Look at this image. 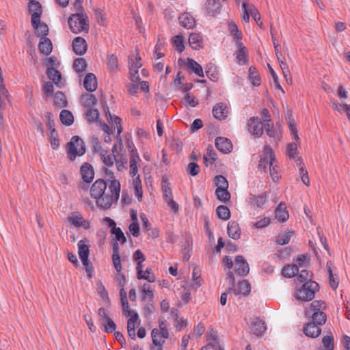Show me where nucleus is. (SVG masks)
<instances>
[{
	"mask_svg": "<svg viewBox=\"0 0 350 350\" xmlns=\"http://www.w3.org/2000/svg\"><path fill=\"white\" fill-rule=\"evenodd\" d=\"M249 79L254 86H259L260 85L261 79L254 66H250L249 68Z\"/></svg>",
	"mask_w": 350,
	"mask_h": 350,
	"instance_id": "nucleus-35",
	"label": "nucleus"
},
{
	"mask_svg": "<svg viewBox=\"0 0 350 350\" xmlns=\"http://www.w3.org/2000/svg\"><path fill=\"white\" fill-rule=\"evenodd\" d=\"M205 72L210 80L216 81L218 79V73L216 71V67L214 64L210 63L207 64L205 68Z\"/></svg>",
	"mask_w": 350,
	"mask_h": 350,
	"instance_id": "nucleus-40",
	"label": "nucleus"
},
{
	"mask_svg": "<svg viewBox=\"0 0 350 350\" xmlns=\"http://www.w3.org/2000/svg\"><path fill=\"white\" fill-rule=\"evenodd\" d=\"M59 118L62 123L66 126H70L74 122V116L72 113L66 109H63L61 111Z\"/></svg>",
	"mask_w": 350,
	"mask_h": 350,
	"instance_id": "nucleus-36",
	"label": "nucleus"
},
{
	"mask_svg": "<svg viewBox=\"0 0 350 350\" xmlns=\"http://www.w3.org/2000/svg\"><path fill=\"white\" fill-rule=\"evenodd\" d=\"M293 234V230L288 231L286 234H279L278 239H276L277 244L280 245L288 244Z\"/></svg>",
	"mask_w": 350,
	"mask_h": 350,
	"instance_id": "nucleus-47",
	"label": "nucleus"
},
{
	"mask_svg": "<svg viewBox=\"0 0 350 350\" xmlns=\"http://www.w3.org/2000/svg\"><path fill=\"white\" fill-rule=\"evenodd\" d=\"M322 342L326 350H334V339L332 334L325 336L322 339Z\"/></svg>",
	"mask_w": 350,
	"mask_h": 350,
	"instance_id": "nucleus-55",
	"label": "nucleus"
},
{
	"mask_svg": "<svg viewBox=\"0 0 350 350\" xmlns=\"http://www.w3.org/2000/svg\"><path fill=\"white\" fill-rule=\"evenodd\" d=\"M68 219V221L71 222L75 227H81L85 230L90 228L89 221L85 220L79 213L75 212L72 213Z\"/></svg>",
	"mask_w": 350,
	"mask_h": 350,
	"instance_id": "nucleus-16",
	"label": "nucleus"
},
{
	"mask_svg": "<svg viewBox=\"0 0 350 350\" xmlns=\"http://www.w3.org/2000/svg\"><path fill=\"white\" fill-rule=\"evenodd\" d=\"M268 68H269V72L273 78V81L275 85V88L280 90L284 93V90H283V88H282V86L280 85V84L279 83V79H278L277 74L275 73V72L272 68V67L271 66L270 64H268Z\"/></svg>",
	"mask_w": 350,
	"mask_h": 350,
	"instance_id": "nucleus-62",
	"label": "nucleus"
},
{
	"mask_svg": "<svg viewBox=\"0 0 350 350\" xmlns=\"http://www.w3.org/2000/svg\"><path fill=\"white\" fill-rule=\"evenodd\" d=\"M46 75L57 87L62 88L64 85L62 81V74L55 68L47 67Z\"/></svg>",
	"mask_w": 350,
	"mask_h": 350,
	"instance_id": "nucleus-23",
	"label": "nucleus"
},
{
	"mask_svg": "<svg viewBox=\"0 0 350 350\" xmlns=\"http://www.w3.org/2000/svg\"><path fill=\"white\" fill-rule=\"evenodd\" d=\"M111 234L114 235V238L113 239L114 242L120 241L121 243L126 242V237L120 228L116 227L114 229H111Z\"/></svg>",
	"mask_w": 350,
	"mask_h": 350,
	"instance_id": "nucleus-51",
	"label": "nucleus"
},
{
	"mask_svg": "<svg viewBox=\"0 0 350 350\" xmlns=\"http://www.w3.org/2000/svg\"><path fill=\"white\" fill-rule=\"evenodd\" d=\"M107 183L103 179L96 180L92 185L90 189V196L92 198L96 199L98 201L101 198H105V192L107 189Z\"/></svg>",
	"mask_w": 350,
	"mask_h": 350,
	"instance_id": "nucleus-9",
	"label": "nucleus"
},
{
	"mask_svg": "<svg viewBox=\"0 0 350 350\" xmlns=\"http://www.w3.org/2000/svg\"><path fill=\"white\" fill-rule=\"evenodd\" d=\"M312 276V273L304 269L301 270L300 273L297 275V279L300 282L305 283L306 282L308 281L309 279Z\"/></svg>",
	"mask_w": 350,
	"mask_h": 350,
	"instance_id": "nucleus-61",
	"label": "nucleus"
},
{
	"mask_svg": "<svg viewBox=\"0 0 350 350\" xmlns=\"http://www.w3.org/2000/svg\"><path fill=\"white\" fill-rule=\"evenodd\" d=\"M303 332L306 336L315 338L321 334V329L317 324L309 322L304 327Z\"/></svg>",
	"mask_w": 350,
	"mask_h": 350,
	"instance_id": "nucleus-19",
	"label": "nucleus"
},
{
	"mask_svg": "<svg viewBox=\"0 0 350 350\" xmlns=\"http://www.w3.org/2000/svg\"><path fill=\"white\" fill-rule=\"evenodd\" d=\"M107 66L111 72H116L118 69V57L114 54L108 55Z\"/></svg>",
	"mask_w": 350,
	"mask_h": 350,
	"instance_id": "nucleus-49",
	"label": "nucleus"
},
{
	"mask_svg": "<svg viewBox=\"0 0 350 350\" xmlns=\"http://www.w3.org/2000/svg\"><path fill=\"white\" fill-rule=\"evenodd\" d=\"M213 115L215 119L224 120L228 116L227 106L223 103H217L213 108Z\"/></svg>",
	"mask_w": 350,
	"mask_h": 350,
	"instance_id": "nucleus-20",
	"label": "nucleus"
},
{
	"mask_svg": "<svg viewBox=\"0 0 350 350\" xmlns=\"http://www.w3.org/2000/svg\"><path fill=\"white\" fill-rule=\"evenodd\" d=\"M271 119L264 120V129L268 136L270 137H275L277 131L274 129L273 124H271Z\"/></svg>",
	"mask_w": 350,
	"mask_h": 350,
	"instance_id": "nucleus-52",
	"label": "nucleus"
},
{
	"mask_svg": "<svg viewBox=\"0 0 350 350\" xmlns=\"http://www.w3.org/2000/svg\"><path fill=\"white\" fill-rule=\"evenodd\" d=\"M42 91L46 97L51 96L53 94L54 88L52 82L48 81L43 84Z\"/></svg>",
	"mask_w": 350,
	"mask_h": 350,
	"instance_id": "nucleus-60",
	"label": "nucleus"
},
{
	"mask_svg": "<svg viewBox=\"0 0 350 350\" xmlns=\"http://www.w3.org/2000/svg\"><path fill=\"white\" fill-rule=\"evenodd\" d=\"M109 190L110 194L107 193L105 198L96 201V204L101 208L108 209L111 206L113 202L118 201L120 192V182L116 179L111 180L109 185Z\"/></svg>",
	"mask_w": 350,
	"mask_h": 350,
	"instance_id": "nucleus-1",
	"label": "nucleus"
},
{
	"mask_svg": "<svg viewBox=\"0 0 350 350\" xmlns=\"http://www.w3.org/2000/svg\"><path fill=\"white\" fill-rule=\"evenodd\" d=\"M186 68L190 73L193 72L200 77H204V76L202 66L191 58L187 59Z\"/></svg>",
	"mask_w": 350,
	"mask_h": 350,
	"instance_id": "nucleus-24",
	"label": "nucleus"
},
{
	"mask_svg": "<svg viewBox=\"0 0 350 350\" xmlns=\"http://www.w3.org/2000/svg\"><path fill=\"white\" fill-rule=\"evenodd\" d=\"M105 104L106 107H104V111L105 113L106 118L108 120V121L111 122L112 123L115 124L117 126V135L116 136V139L117 140V142H118L119 146H122V141L120 137V134L123 131V128L121 125L122 119L117 116L111 115L106 103Z\"/></svg>",
	"mask_w": 350,
	"mask_h": 350,
	"instance_id": "nucleus-10",
	"label": "nucleus"
},
{
	"mask_svg": "<svg viewBox=\"0 0 350 350\" xmlns=\"http://www.w3.org/2000/svg\"><path fill=\"white\" fill-rule=\"evenodd\" d=\"M275 217L279 221H285L288 219L289 215L284 203L280 202L275 211Z\"/></svg>",
	"mask_w": 350,
	"mask_h": 350,
	"instance_id": "nucleus-30",
	"label": "nucleus"
},
{
	"mask_svg": "<svg viewBox=\"0 0 350 350\" xmlns=\"http://www.w3.org/2000/svg\"><path fill=\"white\" fill-rule=\"evenodd\" d=\"M79 247V256L83 264L86 262L87 259H88L89 256V246L83 243V241L81 240L78 243Z\"/></svg>",
	"mask_w": 350,
	"mask_h": 350,
	"instance_id": "nucleus-34",
	"label": "nucleus"
},
{
	"mask_svg": "<svg viewBox=\"0 0 350 350\" xmlns=\"http://www.w3.org/2000/svg\"><path fill=\"white\" fill-rule=\"evenodd\" d=\"M235 262L238 265L236 271L239 275L246 276L250 271V267L244 257L241 255H238L235 257Z\"/></svg>",
	"mask_w": 350,
	"mask_h": 350,
	"instance_id": "nucleus-18",
	"label": "nucleus"
},
{
	"mask_svg": "<svg viewBox=\"0 0 350 350\" xmlns=\"http://www.w3.org/2000/svg\"><path fill=\"white\" fill-rule=\"evenodd\" d=\"M38 49L40 53L44 55H49L53 49V45L51 40L48 38H42L38 44Z\"/></svg>",
	"mask_w": 350,
	"mask_h": 350,
	"instance_id": "nucleus-29",
	"label": "nucleus"
},
{
	"mask_svg": "<svg viewBox=\"0 0 350 350\" xmlns=\"http://www.w3.org/2000/svg\"><path fill=\"white\" fill-rule=\"evenodd\" d=\"M277 58L280 62V66L281 68V70L282 71L283 75L285 78L287 77L288 75L289 74V70L287 64L284 62V57H282V54L281 52L278 51L275 52Z\"/></svg>",
	"mask_w": 350,
	"mask_h": 350,
	"instance_id": "nucleus-54",
	"label": "nucleus"
},
{
	"mask_svg": "<svg viewBox=\"0 0 350 350\" xmlns=\"http://www.w3.org/2000/svg\"><path fill=\"white\" fill-rule=\"evenodd\" d=\"M250 330L253 334L258 336L265 332L267 326L263 321L257 317L251 323Z\"/></svg>",
	"mask_w": 350,
	"mask_h": 350,
	"instance_id": "nucleus-17",
	"label": "nucleus"
},
{
	"mask_svg": "<svg viewBox=\"0 0 350 350\" xmlns=\"http://www.w3.org/2000/svg\"><path fill=\"white\" fill-rule=\"evenodd\" d=\"M319 291V284L311 278L302 284L295 292V297L299 301H308L313 299L316 292Z\"/></svg>",
	"mask_w": 350,
	"mask_h": 350,
	"instance_id": "nucleus-2",
	"label": "nucleus"
},
{
	"mask_svg": "<svg viewBox=\"0 0 350 350\" xmlns=\"http://www.w3.org/2000/svg\"><path fill=\"white\" fill-rule=\"evenodd\" d=\"M81 102L84 107L88 109L96 105L98 100L92 94H83L81 95Z\"/></svg>",
	"mask_w": 350,
	"mask_h": 350,
	"instance_id": "nucleus-31",
	"label": "nucleus"
},
{
	"mask_svg": "<svg viewBox=\"0 0 350 350\" xmlns=\"http://www.w3.org/2000/svg\"><path fill=\"white\" fill-rule=\"evenodd\" d=\"M267 194L265 192L260 193L258 195H249V202L251 204L258 208H262L267 201Z\"/></svg>",
	"mask_w": 350,
	"mask_h": 350,
	"instance_id": "nucleus-25",
	"label": "nucleus"
},
{
	"mask_svg": "<svg viewBox=\"0 0 350 350\" xmlns=\"http://www.w3.org/2000/svg\"><path fill=\"white\" fill-rule=\"evenodd\" d=\"M88 64L83 58H77L73 62V68L78 73L84 72Z\"/></svg>",
	"mask_w": 350,
	"mask_h": 350,
	"instance_id": "nucleus-44",
	"label": "nucleus"
},
{
	"mask_svg": "<svg viewBox=\"0 0 350 350\" xmlns=\"http://www.w3.org/2000/svg\"><path fill=\"white\" fill-rule=\"evenodd\" d=\"M251 291L250 284L247 280H242L239 281L238 283V287L236 288L234 287V290L231 291V293H234L236 295H247Z\"/></svg>",
	"mask_w": 350,
	"mask_h": 350,
	"instance_id": "nucleus-28",
	"label": "nucleus"
},
{
	"mask_svg": "<svg viewBox=\"0 0 350 350\" xmlns=\"http://www.w3.org/2000/svg\"><path fill=\"white\" fill-rule=\"evenodd\" d=\"M308 262V256L306 254H300L294 260V263L293 265H296L297 269H299V267H304Z\"/></svg>",
	"mask_w": 350,
	"mask_h": 350,
	"instance_id": "nucleus-59",
	"label": "nucleus"
},
{
	"mask_svg": "<svg viewBox=\"0 0 350 350\" xmlns=\"http://www.w3.org/2000/svg\"><path fill=\"white\" fill-rule=\"evenodd\" d=\"M29 10L30 12H32V14L37 13L40 16V18L41 17L42 6L38 1L35 0H29Z\"/></svg>",
	"mask_w": 350,
	"mask_h": 350,
	"instance_id": "nucleus-53",
	"label": "nucleus"
},
{
	"mask_svg": "<svg viewBox=\"0 0 350 350\" xmlns=\"http://www.w3.org/2000/svg\"><path fill=\"white\" fill-rule=\"evenodd\" d=\"M31 25L36 29L35 33L40 39L47 38L49 33V27L44 23H41L40 16L36 14H31Z\"/></svg>",
	"mask_w": 350,
	"mask_h": 350,
	"instance_id": "nucleus-7",
	"label": "nucleus"
},
{
	"mask_svg": "<svg viewBox=\"0 0 350 350\" xmlns=\"http://www.w3.org/2000/svg\"><path fill=\"white\" fill-rule=\"evenodd\" d=\"M143 262L138 261L136 265L137 270V278L138 280H146L148 282H154L156 280L155 276H143L142 275V269H143Z\"/></svg>",
	"mask_w": 350,
	"mask_h": 350,
	"instance_id": "nucleus-43",
	"label": "nucleus"
},
{
	"mask_svg": "<svg viewBox=\"0 0 350 350\" xmlns=\"http://www.w3.org/2000/svg\"><path fill=\"white\" fill-rule=\"evenodd\" d=\"M97 79L94 74L88 73L83 81V86L89 92H94L97 88Z\"/></svg>",
	"mask_w": 350,
	"mask_h": 350,
	"instance_id": "nucleus-22",
	"label": "nucleus"
},
{
	"mask_svg": "<svg viewBox=\"0 0 350 350\" xmlns=\"http://www.w3.org/2000/svg\"><path fill=\"white\" fill-rule=\"evenodd\" d=\"M80 174L84 182H92L94 177V170L90 163H83L80 167Z\"/></svg>",
	"mask_w": 350,
	"mask_h": 350,
	"instance_id": "nucleus-13",
	"label": "nucleus"
},
{
	"mask_svg": "<svg viewBox=\"0 0 350 350\" xmlns=\"http://www.w3.org/2000/svg\"><path fill=\"white\" fill-rule=\"evenodd\" d=\"M72 50L78 55H83L88 49V44L82 37H77L72 41Z\"/></svg>",
	"mask_w": 350,
	"mask_h": 350,
	"instance_id": "nucleus-14",
	"label": "nucleus"
},
{
	"mask_svg": "<svg viewBox=\"0 0 350 350\" xmlns=\"http://www.w3.org/2000/svg\"><path fill=\"white\" fill-rule=\"evenodd\" d=\"M142 59L140 56L137 54L135 55L129 56V68L139 69L142 66V64L141 62Z\"/></svg>",
	"mask_w": 350,
	"mask_h": 350,
	"instance_id": "nucleus-50",
	"label": "nucleus"
},
{
	"mask_svg": "<svg viewBox=\"0 0 350 350\" xmlns=\"http://www.w3.org/2000/svg\"><path fill=\"white\" fill-rule=\"evenodd\" d=\"M247 130L249 133L255 137H260L264 131V123L258 117H251L247 122Z\"/></svg>",
	"mask_w": 350,
	"mask_h": 350,
	"instance_id": "nucleus-8",
	"label": "nucleus"
},
{
	"mask_svg": "<svg viewBox=\"0 0 350 350\" xmlns=\"http://www.w3.org/2000/svg\"><path fill=\"white\" fill-rule=\"evenodd\" d=\"M237 47L236 51L237 63L239 65H244L247 62V51L241 41L235 42Z\"/></svg>",
	"mask_w": 350,
	"mask_h": 350,
	"instance_id": "nucleus-12",
	"label": "nucleus"
},
{
	"mask_svg": "<svg viewBox=\"0 0 350 350\" xmlns=\"http://www.w3.org/2000/svg\"><path fill=\"white\" fill-rule=\"evenodd\" d=\"M217 159V154L213 149L211 146L207 148V153L204 155L203 160L204 163L206 166L210 164H213Z\"/></svg>",
	"mask_w": 350,
	"mask_h": 350,
	"instance_id": "nucleus-38",
	"label": "nucleus"
},
{
	"mask_svg": "<svg viewBox=\"0 0 350 350\" xmlns=\"http://www.w3.org/2000/svg\"><path fill=\"white\" fill-rule=\"evenodd\" d=\"M54 103L59 108L66 107L67 100L65 94L60 91L57 92L54 95Z\"/></svg>",
	"mask_w": 350,
	"mask_h": 350,
	"instance_id": "nucleus-41",
	"label": "nucleus"
},
{
	"mask_svg": "<svg viewBox=\"0 0 350 350\" xmlns=\"http://www.w3.org/2000/svg\"><path fill=\"white\" fill-rule=\"evenodd\" d=\"M69 27L72 33L77 34L89 29V19L83 12L72 14L68 20Z\"/></svg>",
	"mask_w": 350,
	"mask_h": 350,
	"instance_id": "nucleus-4",
	"label": "nucleus"
},
{
	"mask_svg": "<svg viewBox=\"0 0 350 350\" xmlns=\"http://www.w3.org/2000/svg\"><path fill=\"white\" fill-rule=\"evenodd\" d=\"M187 172L192 176H196L200 172V166L196 163L190 162L187 165Z\"/></svg>",
	"mask_w": 350,
	"mask_h": 350,
	"instance_id": "nucleus-57",
	"label": "nucleus"
},
{
	"mask_svg": "<svg viewBox=\"0 0 350 350\" xmlns=\"http://www.w3.org/2000/svg\"><path fill=\"white\" fill-rule=\"evenodd\" d=\"M189 44L194 50H199L203 46V38L198 33H191L189 36Z\"/></svg>",
	"mask_w": 350,
	"mask_h": 350,
	"instance_id": "nucleus-27",
	"label": "nucleus"
},
{
	"mask_svg": "<svg viewBox=\"0 0 350 350\" xmlns=\"http://www.w3.org/2000/svg\"><path fill=\"white\" fill-rule=\"evenodd\" d=\"M85 115V119L89 123H98L100 120L99 112L96 109L90 107L86 109Z\"/></svg>",
	"mask_w": 350,
	"mask_h": 350,
	"instance_id": "nucleus-32",
	"label": "nucleus"
},
{
	"mask_svg": "<svg viewBox=\"0 0 350 350\" xmlns=\"http://www.w3.org/2000/svg\"><path fill=\"white\" fill-rule=\"evenodd\" d=\"M86 148L83 140L78 135L73 136L67 144V154L70 160L74 161L77 156H82Z\"/></svg>",
	"mask_w": 350,
	"mask_h": 350,
	"instance_id": "nucleus-5",
	"label": "nucleus"
},
{
	"mask_svg": "<svg viewBox=\"0 0 350 350\" xmlns=\"http://www.w3.org/2000/svg\"><path fill=\"white\" fill-rule=\"evenodd\" d=\"M228 26L230 33L235 40V42L241 41L242 33L239 30L237 25L234 23L230 22Z\"/></svg>",
	"mask_w": 350,
	"mask_h": 350,
	"instance_id": "nucleus-48",
	"label": "nucleus"
},
{
	"mask_svg": "<svg viewBox=\"0 0 350 350\" xmlns=\"http://www.w3.org/2000/svg\"><path fill=\"white\" fill-rule=\"evenodd\" d=\"M100 158L103 162L107 166H112L113 163H118V160L116 154H108L106 150H101L100 152Z\"/></svg>",
	"mask_w": 350,
	"mask_h": 350,
	"instance_id": "nucleus-33",
	"label": "nucleus"
},
{
	"mask_svg": "<svg viewBox=\"0 0 350 350\" xmlns=\"http://www.w3.org/2000/svg\"><path fill=\"white\" fill-rule=\"evenodd\" d=\"M172 43L175 48V49L179 52L182 53L185 50V44H184V39L183 37L180 35L175 36L172 38Z\"/></svg>",
	"mask_w": 350,
	"mask_h": 350,
	"instance_id": "nucleus-46",
	"label": "nucleus"
},
{
	"mask_svg": "<svg viewBox=\"0 0 350 350\" xmlns=\"http://www.w3.org/2000/svg\"><path fill=\"white\" fill-rule=\"evenodd\" d=\"M214 181L217 188H228V182L227 179L222 175H217L214 178Z\"/></svg>",
	"mask_w": 350,
	"mask_h": 350,
	"instance_id": "nucleus-56",
	"label": "nucleus"
},
{
	"mask_svg": "<svg viewBox=\"0 0 350 350\" xmlns=\"http://www.w3.org/2000/svg\"><path fill=\"white\" fill-rule=\"evenodd\" d=\"M215 144L217 149L223 153H229L232 149L231 141L226 137H216Z\"/></svg>",
	"mask_w": 350,
	"mask_h": 350,
	"instance_id": "nucleus-15",
	"label": "nucleus"
},
{
	"mask_svg": "<svg viewBox=\"0 0 350 350\" xmlns=\"http://www.w3.org/2000/svg\"><path fill=\"white\" fill-rule=\"evenodd\" d=\"M128 146L130 151L129 163H133L134 161V163H137L140 159L136 148L133 146V143H131V145L129 144Z\"/></svg>",
	"mask_w": 350,
	"mask_h": 350,
	"instance_id": "nucleus-58",
	"label": "nucleus"
},
{
	"mask_svg": "<svg viewBox=\"0 0 350 350\" xmlns=\"http://www.w3.org/2000/svg\"><path fill=\"white\" fill-rule=\"evenodd\" d=\"M217 217L224 220H228L230 217V211L225 205H219L216 209Z\"/></svg>",
	"mask_w": 350,
	"mask_h": 350,
	"instance_id": "nucleus-42",
	"label": "nucleus"
},
{
	"mask_svg": "<svg viewBox=\"0 0 350 350\" xmlns=\"http://www.w3.org/2000/svg\"><path fill=\"white\" fill-rule=\"evenodd\" d=\"M264 152L265 156L260 158L258 167V169H263L265 170L267 166H269V167H272L273 162L275 160V156L272 148L269 145H265L264 146Z\"/></svg>",
	"mask_w": 350,
	"mask_h": 350,
	"instance_id": "nucleus-11",
	"label": "nucleus"
},
{
	"mask_svg": "<svg viewBox=\"0 0 350 350\" xmlns=\"http://www.w3.org/2000/svg\"><path fill=\"white\" fill-rule=\"evenodd\" d=\"M152 339L156 338L157 336H159L163 338H168L169 332L166 327H161L160 325V330L154 328L151 332Z\"/></svg>",
	"mask_w": 350,
	"mask_h": 350,
	"instance_id": "nucleus-45",
	"label": "nucleus"
},
{
	"mask_svg": "<svg viewBox=\"0 0 350 350\" xmlns=\"http://www.w3.org/2000/svg\"><path fill=\"white\" fill-rule=\"evenodd\" d=\"M227 232L228 236L233 239H239L241 236V229L237 221H230L228 224Z\"/></svg>",
	"mask_w": 350,
	"mask_h": 350,
	"instance_id": "nucleus-26",
	"label": "nucleus"
},
{
	"mask_svg": "<svg viewBox=\"0 0 350 350\" xmlns=\"http://www.w3.org/2000/svg\"><path fill=\"white\" fill-rule=\"evenodd\" d=\"M178 21L180 25L185 29H192L196 27V20L189 13L185 12L180 15Z\"/></svg>",
	"mask_w": 350,
	"mask_h": 350,
	"instance_id": "nucleus-21",
	"label": "nucleus"
},
{
	"mask_svg": "<svg viewBox=\"0 0 350 350\" xmlns=\"http://www.w3.org/2000/svg\"><path fill=\"white\" fill-rule=\"evenodd\" d=\"M98 314L101 324L104 327V332L106 333H113L116 329V324L109 317L107 310L104 308H100L98 310Z\"/></svg>",
	"mask_w": 350,
	"mask_h": 350,
	"instance_id": "nucleus-6",
	"label": "nucleus"
},
{
	"mask_svg": "<svg viewBox=\"0 0 350 350\" xmlns=\"http://www.w3.org/2000/svg\"><path fill=\"white\" fill-rule=\"evenodd\" d=\"M215 196L218 200L224 203H227L230 199V193L228 191V189L217 188L215 190Z\"/></svg>",
	"mask_w": 350,
	"mask_h": 350,
	"instance_id": "nucleus-37",
	"label": "nucleus"
},
{
	"mask_svg": "<svg viewBox=\"0 0 350 350\" xmlns=\"http://www.w3.org/2000/svg\"><path fill=\"white\" fill-rule=\"evenodd\" d=\"M219 346L220 345H219L217 338L214 336L213 342L203 346L200 350H216L217 347L219 348Z\"/></svg>",
	"mask_w": 350,
	"mask_h": 350,
	"instance_id": "nucleus-64",
	"label": "nucleus"
},
{
	"mask_svg": "<svg viewBox=\"0 0 350 350\" xmlns=\"http://www.w3.org/2000/svg\"><path fill=\"white\" fill-rule=\"evenodd\" d=\"M299 273L296 265H288L282 268V273L284 277L291 278L295 276Z\"/></svg>",
	"mask_w": 350,
	"mask_h": 350,
	"instance_id": "nucleus-39",
	"label": "nucleus"
},
{
	"mask_svg": "<svg viewBox=\"0 0 350 350\" xmlns=\"http://www.w3.org/2000/svg\"><path fill=\"white\" fill-rule=\"evenodd\" d=\"M184 100L187 102V107H195L198 105V101L196 98L190 96V94L188 92L185 95Z\"/></svg>",
	"mask_w": 350,
	"mask_h": 350,
	"instance_id": "nucleus-63",
	"label": "nucleus"
},
{
	"mask_svg": "<svg viewBox=\"0 0 350 350\" xmlns=\"http://www.w3.org/2000/svg\"><path fill=\"white\" fill-rule=\"evenodd\" d=\"M323 304L324 302L321 301L314 300L310 304V308L305 310L306 316H311V323H314L318 326L324 325L327 321L325 313L321 311Z\"/></svg>",
	"mask_w": 350,
	"mask_h": 350,
	"instance_id": "nucleus-3",
	"label": "nucleus"
}]
</instances>
